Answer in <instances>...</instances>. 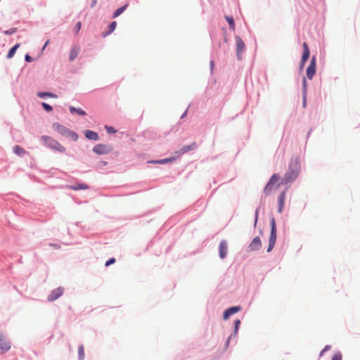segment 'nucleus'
<instances>
[{"instance_id":"7","label":"nucleus","mask_w":360,"mask_h":360,"mask_svg":"<svg viewBox=\"0 0 360 360\" xmlns=\"http://www.w3.org/2000/svg\"><path fill=\"white\" fill-rule=\"evenodd\" d=\"M316 73V57L314 56L311 59L309 65L307 69V76L308 79H311Z\"/></svg>"},{"instance_id":"1","label":"nucleus","mask_w":360,"mask_h":360,"mask_svg":"<svg viewBox=\"0 0 360 360\" xmlns=\"http://www.w3.org/2000/svg\"><path fill=\"white\" fill-rule=\"evenodd\" d=\"M300 171V162L299 158H292L288 165V169L281 180V183L285 184L292 183L295 179H297Z\"/></svg>"},{"instance_id":"31","label":"nucleus","mask_w":360,"mask_h":360,"mask_svg":"<svg viewBox=\"0 0 360 360\" xmlns=\"http://www.w3.org/2000/svg\"><path fill=\"white\" fill-rule=\"evenodd\" d=\"M332 360H342V354L340 352H336Z\"/></svg>"},{"instance_id":"16","label":"nucleus","mask_w":360,"mask_h":360,"mask_svg":"<svg viewBox=\"0 0 360 360\" xmlns=\"http://www.w3.org/2000/svg\"><path fill=\"white\" fill-rule=\"evenodd\" d=\"M84 135L86 138L89 140L98 141L99 139L98 134L91 130H86L84 131Z\"/></svg>"},{"instance_id":"8","label":"nucleus","mask_w":360,"mask_h":360,"mask_svg":"<svg viewBox=\"0 0 360 360\" xmlns=\"http://www.w3.org/2000/svg\"><path fill=\"white\" fill-rule=\"evenodd\" d=\"M64 292V288L62 287H58L53 290L51 291V292L49 294L48 297V300L49 302H53L54 300L59 298Z\"/></svg>"},{"instance_id":"10","label":"nucleus","mask_w":360,"mask_h":360,"mask_svg":"<svg viewBox=\"0 0 360 360\" xmlns=\"http://www.w3.org/2000/svg\"><path fill=\"white\" fill-rule=\"evenodd\" d=\"M309 55H310V52H309L308 45L306 42H304L303 43V53H302L301 64H300L301 68H302L304 65L305 63L309 58Z\"/></svg>"},{"instance_id":"4","label":"nucleus","mask_w":360,"mask_h":360,"mask_svg":"<svg viewBox=\"0 0 360 360\" xmlns=\"http://www.w3.org/2000/svg\"><path fill=\"white\" fill-rule=\"evenodd\" d=\"M41 140L44 141L45 144L51 149L56 150L60 153H64L65 151V148L51 137L43 136L41 137Z\"/></svg>"},{"instance_id":"6","label":"nucleus","mask_w":360,"mask_h":360,"mask_svg":"<svg viewBox=\"0 0 360 360\" xmlns=\"http://www.w3.org/2000/svg\"><path fill=\"white\" fill-rule=\"evenodd\" d=\"M236 50H237V57L239 60L241 59V55L245 51V45L243 39L238 37H236Z\"/></svg>"},{"instance_id":"2","label":"nucleus","mask_w":360,"mask_h":360,"mask_svg":"<svg viewBox=\"0 0 360 360\" xmlns=\"http://www.w3.org/2000/svg\"><path fill=\"white\" fill-rule=\"evenodd\" d=\"M53 127L58 134H61L62 136L68 137L75 141L78 139V135L77 133L70 130L59 123H54L53 124Z\"/></svg>"},{"instance_id":"43","label":"nucleus","mask_w":360,"mask_h":360,"mask_svg":"<svg viewBox=\"0 0 360 360\" xmlns=\"http://www.w3.org/2000/svg\"><path fill=\"white\" fill-rule=\"evenodd\" d=\"M49 42V41L48 40V41L46 42V44H44V48H43V49H44L46 46H48Z\"/></svg>"},{"instance_id":"41","label":"nucleus","mask_w":360,"mask_h":360,"mask_svg":"<svg viewBox=\"0 0 360 360\" xmlns=\"http://www.w3.org/2000/svg\"><path fill=\"white\" fill-rule=\"evenodd\" d=\"M97 3V0H92L91 7H94Z\"/></svg>"},{"instance_id":"3","label":"nucleus","mask_w":360,"mask_h":360,"mask_svg":"<svg viewBox=\"0 0 360 360\" xmlns=\"http://www.w3.org/2000/svg\"><path fill=\"white\" fill-rule=\"evenodd\" d=\"M281 184L282 183L280 182V176L278 174H274L264 188V193L266 195L269 194L272 191L277 189Z\"/></svg>"},{"instance_id":"39","label":"nucleus","mask_w":360,"mask_h":360,"mask_svg":"<svg viewBox=\"0 0 360 360\" xmlns=\"http://www.w3.org/2000/svg\"><path fill=\"white\" fill-rule=\"evenodd\" d=\"M306 104H307V98H306V96L304 95V97H303V106L305 107Z\"/></svg>"},{"instance_id":"35","label":"nucleus","mask_w":360,"mask_h":360,"mask_svg":"<svg viewBox=\"0 0 360 360\" xmlns=\"http://www.w3.org/2000/svg\"><path fill=\"white\" fill-rule=\"evenodd\" d=\"M81 27H82V23L81 22H78L77 24H76V26H75V32L76 33H78L81 29Z\"/></svg>"},{"instance_id":"32","label":"nucleus","mask_w":360,"mask_h":360,"mask_svg":"<svg viewBox=\"0 0 360 360\" xmlns=\"http://www.w3.org/2000/svg\"><path fill=\"white\" fill-rule=\"evenodd\" d=\"M106 131L109 134H115L117 131L112 127L105 126Z\"/></svg>"},{"instance_id":"11","label":"nucleus","mask_w":360,"mask_h":360,"mask_svg":"<svg viewBox=\"0 0 360 360\" xmlns=\"http://www.w3.org/2000/svg\"><path fill=\"white\" fill-rule=\"evenodd\" d=\"M11 348L10 343L7 341L4 335L0 333V350L7 352Z\"/></svg>"},{"instance_id":"13","label":"nucleus","mask_w":360,"mask_h":360,"mask_svg":"<svg viewBox=\"0 0 360 360\" xmlns=\"http://www.w3.org/2000/svg\"><path fill=\"white\" fill-rule=\"evenodd\" d=\"M262 245V243L259 237H255L249 245V249L250 251L258 250Z\"/></svg>"},{"instance_id":"17","label":"nucleus","mask_w":360,"mask_h":360,"mask_svg":"<svg viewBox=\"0 0 360 360\" xmlns=\"http://www.w3.org/2000/svg\"><path fill=\"white\" fill-rule=\"evenodd\" d=\"M80 51V48L77 46H75L72 48L70 54H69V59L70 61L74 60L78 56L79 53Z\"/></svg>"},{"instance_id":"5","label":"nucleus","mask_w":360,"mask_h":360,"mask_svg":"<svg viewBox=\"0 0 360 360\" xmlns=\"http://www.w3.org/2000/svg\"><path fill=\"white\" fill-rule=\"evenodd\" d=\"M276 241V226L274 218L271 219V236L269 238V247L267 252H270L274 247Z\"/></svg>"},{"instance_id":"22","label":"nucleus","mask_w":360,"mask_h":360,"mask_svg":"<svg viewBox=\"0 0 360 360\" xmlns=\"http://www.w3.org/2000/svg\"><path fill=\"white\" fill-rule=\"evenodd\" d=\"M19 46H20V44H15L13 47H12V48L9 50V51H8V54H7V58H11L14 56V54H15V53L16 50L19 48Z\"/></svg>"},{"instance_id":"37","label":"nucleus","mask_w":360,"mask_h":360,"mask_svg":"<svg viewBox=\"0 0 360 360\" xmlns=\"http://www.w3.org/2000/svg\"><path fill=\"white\" fill-rule=\"evenodd\" d=\"M25 58L27 62H31L32 60V57L27 54L25 56Z\"/></svg>"},{"instance_id":"9","label":"nucleus","mask_w":360,"mask_h":360,"mask_svg":"<svg viewBox=\"0 0 360 360\" xmlns=\"http://www.w3.org/2000/svg\"><path fill=\"white\" fill-rule=\"evenodd\" d=\"M111 148L105 144H98L93 148V151L98 155L107 154Z\"/></svg>"},{"instance_id":"25","label":"nucleus","mask_w":360,"mask_h":360,"mask_svg":"<svg viewBox=\"0 0 360 360\" xmlns=\"http://www.w3.org/2000/svg\"><path fill=\"white\" fill-rule=\"evenodd\" d=\"M225 18L229 25L230 28L232 30H235V22H234L233 18L231 16H226Z\"/></svg>"},{"instance_id":"28","label":"nucleus","mask_w":360,"mask_h":360,"mask_svg":"<svg viewBox=\"0 0 360 360\" xmlns=\"http://www.w3.org/2000/svg\"><path fill=\"white\" fill-rule=\"evenodd\" d=\"M79 356L80 359H83L84 356V351L83 345H79L78 348Z\"/></svg>"},{"instance_id":"19","label":"nucleus","mask_w":360,"mask_h":360,"mask_svg":"<svg viewBox=\"0 0 360 360\" xmlns=\"http://www.w3.org/2000/svg\"><path fill=\"white\" fill-rule=\"evenodd\" d=\"M69 188L74 190V191H78V190H86L89 189V186L84 183H78L74 186H69Z\"/></svg>"},{"instance_id":"38","label":"nucleus","mask_w":360,"mask_h":360,"mask_svg":"<svg viewBox=\"0 0 360 360\" xmlns=\"http://www.w3.org/2000/svg\"><path fill=\"white\" fill-rule=\"evenodd\" d=\"M258 220V210L255 212V226H256Z\"/></svg>"},{"instance_id":"36","label":"nucleus","mask_w":360,"mask_h":360,"mask_svg":"<svg viewBox=\"0 0 360 360\" xmlns=\"http://www.w3.org/2000/svg\"><path fill=\"white\" fill-rule=\"evenodd\" d=\"M330 345H326V346L323 348V349L321 351V354H321V355H323V354L324 352H326L327 350L330 349Z\"/></svg>"},{"instance_id":"30","label":"nucleus","mask_w":360,"mask_h":360,"mask_svg":"<svg viewBox=\"0 0 360 360\" xmlns=\"http://www.w3.org/2000/svg\"><path fill=\"white\" fill-rule=\"evenodd\" d=\"M234 324H235L234 334L236 335V333H238V328H239V326L240 324V321L239 319L236 320L235 322H234Z\"/></svg>"},{"instance_id":"20","label":"nucleus","mask_w":360,"mask_h":360,"mask_svg":"<svg viewBox=\"0 0 360 360\" xmlns=\"http://www.w3.org/2000/svg\"><path fill=\"white\" fill-rule=\"evenodd\" d=\"M13 152L20 156H23L26 153V151L19 146H15L13 148Z\"/></svg>"},{"instance_id":"23","label":"nucleus","mask_w":360,"mask_h":360,"mask_svg":"<svg viewBox=\"0 0 360 360\" xmlns=\"http://www.w3.org/2000/svg\"><path fill=\"white\" fill-rule=\"evenodd\" d=\"M127 6H128V5L126 4L123 6L119 8L118 9H117L113 14V18H117V16L121 15L125 11V9L127 8Z\"/></svg>"},{"instance_id":"34","label":"nucleus","mask_w":360,"mask_h":360,"mask_svg":"<svg viewBox=\"0 0 360 360\" xmlns=\"http://www.w3.org/2000/svg\"><path fill=\"white\" fill-rule=\"evenodd\" d=\"M115 262V258H110L109 260H108L106 262H105V266H110V264H112Z\"/></svg>"},{"instance_id":"15","label":"nucleus","mask_w":360,"mask_h":360,"mask_svg":"<svg viewBox=\"0 0 360 360\" xmlns=\"http://www.w3.org/2000/svg\"><path fill=\"white\" fill-rule=\"evenodd\" d=\"M240 309V307H233L227 310H226L224 313V319H227L231 315L238 312Z\"/></svg>"},{"instance_id":"33","label":"nucleus","mask_w":360,"mask_h":360,"mask_svg":"<svg viewBox=\"0 0 360 360\" xmlns=\"http://www.w3.org/2000/svg\"><path fill=\"white\" fill-rule=\"evenodd\" d=\"M16 31H17V29H16V28H11V29H10V30H6V31L4 32V34H7V35H8V34H11L15 33Z\"/></svg>"},{"instance_id":"42","label":"nucleus","mask_w":360,"mask_h":360,"mask_svg":"<svg viewBox=\"0 0 360 360\" xmlns=\"http://www.w3.org/2000/svg\"><path fill=\"white\" fill-rule=\"evenodd\" d=\"M230 339H231V336H229V337L228 338L227 340H226V346H228V345H229V342H230Z\"/></svg>"},{"instance_id":"26","label":"nucleus","mask_w":360,"mask_h":360,"mask_svg":"<svg viewBox=\"0 0 360 360\" xmlns=\"http://www.w3.org/2000/svg\"><path fill=\"white\" fill-rule=\"evenodd\" d=\"M174 160H175L174 158H166V159H162V160H155L153 162L158 163V164H165V163L173 162Z\"/></svg>"},{"instance_id":"40","label":"nucleus","mask_w":360,"mask_h":360,"mask_svg":"<svg viewBox=\"0 0 360 360\" xmlns=\"http://www.w3.org/2000/svg\"><path fill=\"white\" fill-rule=\"evenodd\" d=\"M50 245L51 246H53V248H59L60 246L57 244H53V243H50Z\"/></svg>"},{"instance_id":"14","label":"nucleus","mask_w":360,"mask_h":360,"mask_svg":"<svg viewBox=\"0 0 360 360\" xmlns=\"http://www.w3.org/2000/svg\"><path fill=\"white\" fill-rule=\"evenodd\" d=\"M228 247L227 243L225 240L221 241L219 244V257L224 259L227 254Z\"/></svg>"},{"instance_id":"18","label":"nucleus","mask_w":360,"mask_h":360,"mask_svg":"<svg viewBox=\"0 0 360 360\" xmlns=\"http://www.w3.org/2000/svg\"><path fill=\"white\" fill-rule=\"evenodd\" d=\"M285 199V191H283L278 197V212L281 213L284 207Z\"/></svg>"},{"instance_id":"27","label":"nucleus","mask_w":360,"mask_h":360,"mask_svg":"<svg viewBox=\"0 0 360 360\" xmlns=\"http://www.w3.org/2000/svg\"><path fill=\"white\" fill-rule=\"evenodd\" d=\"M116 26H117V22L115 21H113L112 22H111L109 25L108 32L103 34V37H106L108 34L112 32L115 30V29L116 28Z\"/></svg>"},{"instance_id":"24","label":"nucleus","mask_w":360,"mask_h":360,"mask_svg":"<svg viewBox=\"0 0 360 360\" xmlns=\"http://www.w3.org/2000/svg\"><path fill=\"white\" fill-rule=\"evenodd\" d=\"M70 111L71 113L77 112L80 115H85L86 112L81 108H76L75 107H70Z\"/></svg>"},{"instance_id":"12","label":"nucleus","mask_w":360,"mask_h":360,"mask_svg":"<svg viewBox=\"0 0 360 360\" xmlns=\"http://www.w3.org/2000/svg\"><path fill=\"white\" fill-rule=\"evenodd\" d=\"M196 148H197V144L195 142H193L191 145L185 146L182 147L179 151L176 152V153L177 154V156L179 157L181 155H183L190 150H195Z\"/></svg>"},{"instance_id":"29","label":"nucleus","mask_w":360,"mask_h":360,"mask_svg":"<svg viewBox=\"0 0 360 360\" xmlns=\"http://www.w3.org/2000/svg\"><path fill=\"white\" fill-rule=\"evenodd\" d=\"M41 105H42V107L44 108V109L47 112H51L53 110L52 107L50 105H49L48 103H42Z\"/></svg>"},{"instance_id":"21","label":"nucleus","mask_w":360,"mask_h":360,"mask_svg":"<svg viewBox=\"0 0 360 360\" xmlns=\"http://www.w3.org/2000/svg\"><path fill=\"white\" fill-rule=\"evenodd\" d=\"M37 96L39 98H45L46 96L51 97V98H57V96L56 94H53L50 92H38Z\"/></svg>"}]
</instances>
